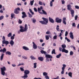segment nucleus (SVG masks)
I'll return each instance as SVG.
<instances>
[{
    "label": "nucleus",
    "instance_id": "obj_1",
    "mask_svg": "<svg viewBox=\"0 0 79 79\" xmlns=\"http://www.w3.org/2000/svg\"><path fill=\"white\" fill-rule=\"evenodd\" d=\"M67 6L68 10L70 11V14H71L72 15V17L73 18V17H74V10H72V8H71V5L68 4Z\"/></svg>",
    "mask_w": 79,
    "mask_h": 79
},
{
    "label": "nucleus",
    "instance_id": "obj_2",
    "mask_svg": "<svg viewBox=\"0 0 79 79\" xmlns=\"http://www.w3.org/2000/svg\"><path fill=\"white\" fill-rule=\"evenodd\" d=\"M20 31L21 32H27V29H28V27L27 26V25L26 24L25 25V27H22V26H21L20 27Z\"/></svg>",
    "mask_w": 79,
    "mask_h": 79
},
{
    "label": "nucleus",
    "instance_id": "obj_3",
    "mask_svg": "<svg viewBox=\"0 0 79 79\" xmlns=\"http://www.w3.org/2000/svg\"><path fill=\"white\" fill-rule=\"evenodd\" d=\"M42 19L44 20L39 21V22L41 23L42 24H44L45 25H47L48 23V19L43 17Z\"/></svg>",
    "mask_w": 79,
    "mask_h": 79
},
{
    "label": "nucleus",
    "instance_id": "obj_4",
    "mask_svg": "<svg viewBox=\"0 0 79 79\" xmlns=\"http://www.w3.org/2000/svg\"><path fill=\"white\" fill-rule=\"evenodd\" d=\"M0 52H2V53H6V55H11V53L9 51H7L6 49L5 48H4L3 49H1L0 50Z\"/></svg>",
    "mask_w": 79,
    "mask_h": 79
},
{
    "label": "nucleus",
    "instance_id": "obj_5",
    "mask_svg": "<svg viewBox=\"0 0 79 79\" xmlns=\"http://www.w3.org/2000/svg\"><path fill=\"white\" fill-rule=\"evenodd\" d=\"M30 73V71L27 70H26L24 71V76L22 77L23 78H24V79H25V78H27L28 77L27 74H29V73Z\"/></svg>",
    "mask_w": 79,
    "mask_h": 79
},
{
    "label": "nucleus",
    "instance_id": "obj_6",
    "mask_svg": "<svg viewBox=\"0 0 79 79\" xmlns=\"http://www.w3.org/2000/svg\"><path fill=\"white\" fill-rule=\"evenodd\" d=\"M1 74L3 76H5V71H6V68L5 67H3L2 68H1Z\"/></svg>",
    "mask_w": 79,
    "mask_h": 79
},
{
    "label": "nucleus",
    "instance_id": "obj_7",
    "mask_svg": "<svg viewBox=\"0 0 79 79\" xmlns=\"http://www.w3.org/2000/svg\"><path fill=\"white\" fill-rule=\"evenodd\" d=\"M46 58V60L47 61H49V59L48 58H49L50 59H52V58H53V56H51L50 55H46L45 56Z\"/></svg>",
    "mask_w": 79,
    "mask_h": 79
},
{
    "label": "nucleus",
    "instance_id": "obj_8",
    "mask_svg": "<svg viewBox=\"0 0 79 79\" xmlns=\"http://www.w3.org/2000/svg\"><path fill=\"white\" fill-rule=\"evenodd\" d=\"M20 8L19 7H18L14 10V13L15 14H19V11H20Z\"/></svg>",
    "mask_w": 79,
    "mask_h": 79
},
{
    "label": "nucleus",
    "instance_id": "obj_9",
    "mask_svg": "<svg viewBox=\"0 0 79 79\" xmlns=\"http://www.w3.org/2000/svg\"><path fill=\"white\" fill-rule=\"evenodd\" d=\"M61 21H62L61 19H60L58 17L56 18V22L57 23H61Z\"/></svg>",
    "mask_w": 79,
    "mask_h": 79
},
{
    "label": "nucleus",
    "instance_id": "obj_10",
    "mask_svg": "<svg viewBox=\"0 0 79 79\" xmlns=\"http://www.w3.org/2000/svg\"><path fill=\"white\" fill-rule=\"evenodd\" d=\"M22 14L23 15L22 17V18H26L27 17V15L26 14L25 12H23L22 13Z\"/></svg>",
    "mask_w": 79,
    "mask_h": 79
},
{
    "label": "nucleus",
    "instance_id": "obj_11",
    "mask_svg": "<svg viewBox=\"0 0 79 79\" xmlns=\"http://www.w3.org/2000/svg\"><path fill=\"white\" fill-rule=\"evenodd\" d=\"M69 36L70 38L72 39H74V35H73V32H70L69 33Z\"/></svg>",
    "mask_w": 79,
    "mask_h": 79
},
{
    "label": "nucleus",
    "instance_id": "obj_12",
    "mask_svg": "<svg viewBox=\"0 0 79 79\" xmlns=\"http://www.w3.org/2000/svg\"><path fill=\"white\" fill-rule=\"evenodd\" d=\"M2 44H6V46L7 45H8V44H9V42L7 41H4L3 40L2 41Z\"/></svg>",
    "mask_w": 79,
    "mask_h": 79
},
{
    "label": "nucleus",
    "instance_id": "obj_13",
    "mask_svg": "<svg viewBox=\"0 0 79 79\" xmlns=\"http://www.w3.org/2000/svg\"><path fill=\"white\" fill-rule=\"evenodd\" d=\"M49 20L50 22H51L52 23H55V21L52 18H51L50 17H49Z\"/></svg>",
    "mask_w": 79,
    "mask_h": 79
},
{
    "label": "nucleus",
    "instance_id": "obj_14",
    "mask_svg": "<svg viewBox=\"0 0 79 79\" xmlns=\"http://www.w3.org/2000/svg\"><path fill=\"white\" fill-rule=\"evenodd\" d=\"M32 44H33V47L34 49H37V45H36L34 43V42H33Z\"/></svg>",
    "mask_w": 79,
    "mask_h": 79
},
{
    "label": "nucleus",
    "instance_id": "obj_15",
    "mask_svg": "<svg viewBox=\"0 0 79 79\" xmlns=\"http://www.w3.org/2000/svg\"><path fill=\"white\" fill-rule=\"evenodd\" d=\"M42 11L43 12H41L40 13L41 15H47V13L44 10H42Z\"/></svg>",
    "mask_w": 79,
    "mask_h": 79
},
{
    "label": "nucleus",
    "instance_id": "obj_16",
    "mask_svg": "<svg viewBox=\"0 0 79 79\" xmlns=\"http://www.w3.org/2000/svg\"><path fill=\"white\" fill-rule=\"evenodd\" d=\"M62 52H64L65 53H68V50H66L65 48H63L62 50Z\"/></svg>",
    "mask_w": 79,
    "mask_h": 79
},
{
    "label": "nucleus",
    "instance_id": "obj_17",
    "mask_svg": "<svg viewBox=\"0 0 79 79\" xmlns=\"http://www.w3.org/2000/svg\"><path fill=\"white\" fill-rule=\"evenodd\" d=\"M40 52L41 53H42V54H44L45 55V56H46V55H48V54H46L47 52H45V51L43 50H41L40 51Z\"/></svg>",
    "mask_w": 79,
    "mask_h": 79
},
{
    "label": "nucleus",
    "instance_id": "obj_18",
    "mask_svg": "<svg viewBox=\"0 0 79 79\" xmlns=\"http://www.w3.org/2000/svg\"><path fill=\"white\" fill-rule=\"evenodd\" d=\"M38 59L41 61H44V57H39L38 58Z\"/></svg>",
    "mask_w": 79,
    "mask_h": 79
},
{
    "label": "nucleus",
    "instance_id": "obj_19",
    "mask_svg": "<svg viewBox=\"0 0 79 79\" xmlns=\"http://www.w3.org/2000/svg\"><path fill=\"white\" fill-rule=\"evenodd\" d=\"M23 48L24 49V50H25L26 51L29 50V49L26 46H23Z\"/></svg>",
    "mask_w": 79,
    "mask_h": 79
},
{
    "label": "nucleus",
    "instance_id": "obj_20",
    "mask_svg": "<svg viewBox=\"0 0 79 79\" xmlns=\"http://www.w3.org/2000/svg\"><path fill=\"white\" fill-rule=\"evenodd\" d=\"M10 44L11 45V46L13 47V45H14V41H13V40H11L10 42Z\"/></svg>",
    "mask_w": 79,
    "mask_h": 79
},
{
    "label": "nucleus",
    "instance_id": "obj_21",
    "mask_svg": "<svg viewBox=\"0 0 79 79\" xmlns=\"http://www.w3.org/2000/svg\"><path fill=\"white\" fill-rule=\"evenodd\" d=\"M3 56H4V54L2 53V55L1 56V58H0L1 61H2V60H3Z\"/></svg>",
    "mask_w": 79,
    "mask_h": 79
},
{
    "label": "nucleus",
    "instance_id": "obj_22",
    "mask_svg": "<svg viewBox=\"0 0 79 79\" xmlns=\"http://www.w3.org/2000/svg\"><path fill=\"white\" fill-rule=\"evenodd\" d=\"M61 56V54L60 53L58 55L56 56V58H60V57Z\"/></svg>",
    "mask_w": 79,
    "mask_h": 79
},
{
    "label": "nucleus",
    "instance_id": "obj_23",
    "mask_svg": "<svg viewBox=\"0 0 79 79\" xmlns=\"http://www.w3.org/2000/svg\"><path fill=\"white\" fill-rule=\"evenodd\" d=\"M14 16H15V15L14 13H12L11 15V18H14Z\"/></svg>",
    "mask_w": 79,
    "mask_h": 79
},
{
    "label": "nucleus",
    "instance_id": "obj_24",
    "mask_svg": "<svg viewBox=\"0 0 79 79\" xmlns=\"http://www.w3.org/2000/svg\"><path fill=\"white\" fill-rule=\"evenodd\" d=\"M29 11L30 13H31V15H33L34 14V12H32V10H31V9H29Z\"/></svg>",
    "mask_w": 79,
    "mask_h": 79
},
{
    "label": "nucleus",
    "instance_id": "obj_25",
    "mask_svg": "<svg viewBox=\"0 0 79 79\" xmlns=\"http://www.w3.org/2000/svg\"><path fill=\"white\" fill-rule=\"evenodd\" d=\"M31 20L33 23H35L36 22V20L34 18L32 19Z\"/></svg>",
    "mask_w": 79,
    "mask_h": 79
},
{
    "label": "nucleus",
    "instance_id": "obj_26",
    "mask_svg": "<svg viewBox=\"0 0 79 79\" xmlns=\"http://www.w3.org/2000/svg\"><path fill=\"white\" fill-rule=\"evenodd\" d=\"M52 54H56V53H55V49H54L52 50Z\"/></svg>",
    "mask_w": 79,
    "mask_h": 79
},
{
    "label": "nucleus",
    "instance_id": "obj_27",
    "mask_svg": "<svg viewBox=\"0 0 79 79\" xmlns=\"http://www.w3.org/2000/svg\"><path fill=\"white\" fill-rule=\"evenodd\" d=\"M34 0H33L32 1H30V5L31 6H32V5H33V4H34Z\"/></svg>",
    "mask_w": 79,
    "mask_h": 79
},
{
    "label": "nucleus",
    "instance_id": "obj_28",
    "mask_svg": "<svg viewBox=\"0 0 79 79\" xmlns=\"http://www.w3.org/2000/svg\"><path fill=\"white\" fill-rule=\"evenodd\" d=\"M30 58H31V60H35V59H36V58H35V57H34L33 56H30Z\"/></svg>",
    "mask_w": 79,
    "mask_h": 79
},
{
    "label": "nucleus",
    "instance_id": "obj_29",
    "mask_svg": "<svg viewBox=\"0 0 79 79\" xmlns=\"http://www.w3.org/2000/svg\"><path fill=\"white\" fill-rule=\"evenodd\" d=\"M65 40H66L67 41H68V42H71V40H70L67 37H65Z\"/></svg>",
    "mask_w": 79,
    "mask_h": 79
},
{
    "label": "nucleus",
    "instance_id": "obj_30",
    "mask_svg": "<svg viewBox=\"0 0 79 79\" xmlns=\"http://www.w3.org/2000/svg\"><path fill=\"white\" fill-rule=\"evenodd\" d=\"M28 15L29 17V18H32V15L29 12H28Z\"/></svg>",
    "mask_w": 79,
    "mask_h": 79
},
{
    "label": "nucleus",
    "instance_id": "obj_31",
    "mask_svg": "<svg viewBox=\"0 0 79 79\" xmlns=\"http://www.w3.org/2000/svg\"><path fill=\"white\" fill-rule=\"evenodd\" d=\"M42 9H41L40 8L38 7V11L39 12V13H40H40H42V12H40V11H41V10Z\"/></svg>",
    "mask_w": 79,
    "mask_h": 79
},
{
    "label": "nucleus",
    "instance_id": "obj_32",
    "mask_svg": "<svg viewBox=\"0 0 79 79\" xmlns=\"http://www.w3.org/2000/svg\"><path fill=\"white\" fill-rule=\"evenodd\" d=\"M34 68H37V63H35L34 64Z\"/></svg>",
    "mask_w": 79,
    "mask_h": 79
},
{
    "label": "nucleus",
    "instance_id": "obj_33",
    "mask_svg": "<svg viewBox=\"0 0 79 79\" xmlns=\"http://www.w3.org/2000/svg\"><path fill=\"white\" fill-rule=\"evenodd\" d=\"M69 76L71 77H72V73L69 72L68 73Z\"/></svg>",
    "mask_w": 79,
    "mask_h": 79
},
{
    "label": "nucleus",
    "instance_id": "obj_34",
    "mask_svg": "<svg viewBox=\"0 0 79 79\" xmlns=\"http://www.w3.org/2000/svg\"><path fill=\"white\" fill-rule=\"evenodd\" d=\"M43 76H46L47 75H48V73L46 72H44L43 73Z\"/></svg>",
    "mask_w": 79,
    "mask_h": 79
},
{
    "label": "nucleus",
    "instance_id": "obj_35",
    "mask_svg": "<svg viewBox=\"0 0 79 79\" xmlns=\"http://www.w3.org/2000/svg\"><path fill=\"white\" fill-rule=\"evenodd\" d=\"M62 47L63 48H66V46L65 45V44H62L61 45Z\"/></svg>",
    "mask_w": 79,
    "mask_h": 79
},
{
    "label": "nucleus",
    "instance_id": "obj_36",
    "mask_svg": "<svg viewBox=\"0 0 79 79\" xmlns=\"http://www.w3.org/2000/svg\"><path fill=\"white\" fill-rule=\"evenodd\" d=\"M11 35H12V34L11 33H10L8 35V37H11Z\"/></svg>",
    "mask_w": 79,
    "mask_h": 79
},
{
    "label": "nucleus",
    "instance_id": "obj_37",
    "mask_svg": "<svg viewBox=\"0 0 79 79\" xmlns=\"http://www.w3.org/2000/svg\"><path fill=\"white\" fill-rule=\"evenodd\" d=\"M59 25H57L56 27V29L57 31H59V29H60V28H59Z\"/></svg>",
    "mask_w": 79,
    "mask_h": 79
},
{
    "label": "nucleus",
    "instance_id": "obj_38",
    "mask_svg": "<svg viewBox=\"0 0 79 79\" xmlns=\"http://www.w3.org/2000/svg\"><path fill=\"white\" fill-rule=\"evenodd\" d=\"M24 68H23L22 67L20 68V69L21 71H24Z\"/></svg>",
    "mask_w": 79,
    "mask_h": 79
},
{
    "label": "nucleus",
    "instance_id": "obj_39",
    "mask_svg": "<svg viewBox=\"0 0 79 79\" xmlns=\"http://www.w3.org/2000/svg\"><path fill=\"white\" fill-rule=\"evenodd\" d=\"M57 38V36L56 35L54 36L53 37V39H54L55 40V39H56Z\"/></svg>",
    "mask_w": 79,
    "mask_h": 79
},
{
    "label": "nucleus",
    "instance_id": "obj_40",
    "mask_svg": "<svg viewBox=\"0 0 79 79\" xmlns=\"http://www.w3.org/2000/svg\"><path fill=\"white\" fill-rule=\"evenodd\" d=\"M46 34H51V32L49 31H47V32L46 33Z\"/></svg>",
    "mask_w": 79,
    "mask_h": 79
},
{
    "label": "nucleus",
    "instance_id": "obj_41",
    "mask_svg": "<svg viewBox=\"0 0 79 79\" xmlns=\"http://www.w3.org/2000/svg\"><path fill=\"white\" fill-rule=\"evenodd\" d=\"M4 16L3 15L0 17V20H2V19H3Z\"/></svg>",
    "mask_w": 79,
    "mask_h": 79
},
{
    "label": "nucleus",
    "instance_id": "obj_42",
    "mask_svg": "<svg viewBox=\"0 0 79 79\" xmlns=\"http://www.w3.org/2000/svg\"><path fill=\"white\" fill-rule=\"evenodd\" d=\"M73 52L72 51H71L70 52V55L72 56L73 55Z\"/></svg>",
    "mask_w": 79,
    "mask_h": 79
},
{
    "label": "nucleus",
    "instance_id": "obj_43",
    "mask_svg": "<svg viewBox=\"0 0 79 79\" xmlns=\"http://www.w3.org/2000/svg\"><path fill=\"white\" fill-rule=\"evenodd\" d=\"M46 39L48 40L49 39V37L48 35L46 36Z\"/></svg>",
    "mask_w": 79,
    "mask_h": 79
},
{
    "label": "nucleus",
    "instance_id": "obj_44",
    "mask_svg": "<svg viewBox=\"0 0 79 79\" xmlns=\"http://www.w3.org/2000/svg\"><path fill=\"white\" fill-rule=\"evenodd\" d=\"M78 18V16L77 15H76L75 17V19L76 21L77 19V18Z\"/></svg>",
    "mask_w": 79,
    "mask_h": 79
},
{
    "label": "nucleus",
    "instance_id": "obj_45",
    "mask_svg": "<svg viewBox=\"0 0 79 79\" xmlns=\"http://www.w3.org/2000/svg\"><path fill=\"white\" fill-rule=\"evenodd\" d=\"M50 6H53V2L52 1H50Z\"/></svg>",
    "mask_w": 79,
    "mask_h": 79
},
{
    "label": "nucleus",
    "instance_id": "obj_46",
    "mask_svg": "<svg viewBox=\"0 0 79 79\" xmlns=\"http://www.w3.org/2000/svg\"><path fill=\"white\" fill-rule=\"evenodd\" d=\"M45 78L46 79H49L50 78H49V77L48 75H46V76H45Z\"/></svg>",
    "mask_w": 79,
    "mask_h": 79
},
{
    "label": "nucleus",
    "instance_id": "obj_47",
    "mask_svg": "<svg viewBox=\"0 0 79 79\" xmlns=\"http://www.w3.org/2000/svg\"><path fill=\"white\" fill-rule=\"evenodd\" d=\"M68 31H65V36H67V35H68Z\"/></svg>",
    "mask_w": 79,
    "mask_h": 79
},
{
    "label": "nucleus",
    "instance_id": "obj_48",
    "mask_svg": "<svg viewBox=\"0 0 79 79\" xmlns=\"http://www.w3.org/2000/svg\"><path fill=\"white\" fill-rule=\"evenodd\" d=\"M39 5H42V2L40 1L39 2Z\"/></svg>",
    "mask_w": 79,
    "mask_h": 79
},
{
    "label": "nucleus",
    "instance_id": "obj_49",
    "mask_svg": "<svg viewBox=\"0 0 79 79\" xmlns=\"http://www.w3.org/2000/svg\"><path fill=\"white\" fill-rule=\"evenodd\" d=\"M22 57L23 58H24V59H25V60L27 59V57H26L25 56H23Z\"/></svg>",
    "mask_w": 79,
    "mask_h": 79
},
{
    "label": "nucleus",
    "instance_id": "obj_50",
    "mask_svg": "<svg viewBox=\"0 0 79 79\" xmlns=\"http://www.w3.org/2000/svg\"><path fill=\"white\" fill-rule=\"evenodd\" d=\"M75 8H76V9H79V6H76Z\"/></svg>",
    "mask_w": 79,
    "mask_h": 79
},
{
    "label": "nucleus",
    "instance_id": "obj_51",
    "mask_svg": "<svg viewBox=\"0 0 79 79\" xmlns=\"http://www.w3.org/2000/svg\"><path fill=\"white\" fill-rule=\"evenodd\" d=\"M72 26L73 27H76V25L75 24V23H74L72 24Z\"/></svg>",
    "mask_w": 79,
    "mask_h": 79
},
{
    "label": "nucleus",
    "instance_id": "obj_52",
    "mask_svg": "<svg viewBox=\"0 0 79 79\" xmlns=\"http://www.w3.org/2000/svg\"><path fill=\"white\" fill-rule=\"evenodd\" d=\"M19 24H21L22 23V21H21V20L19 19Z\"/></svg>",
    "mask_w": 79,
    "mask_h": 79
},
{
    "label": "nucleus",
    "instance_id": "obj_53",
    "mask_svg": "<svg viewBox=\"0 0 79 79\" xmlns=\"http://www.w3.org/2000/svg\"><path fill=\"white\" fill-rule=\"evenodd\" d=\"M21 65H24V64H19L18 65V66H21Z\"/></svg>",
    "mask_w": 79,
    "mask_h": 79
},
{
    "label": "nucleus",
    "instance_id": "obj_54",
    "mask_svg": "<svg viewBox=\"0 0 79 79\" xmlns=\"http://www.w3.org/2000/svg\"><path fill=\"white\" fill-rule=\"evenodd\" d=\"M34 9L35 11V12H37V9H36V8H34Z\"/></svg>",
    "mask_w": 79,
    "mask_h": 79
},
{
    "label": "nucleus",
    "instance_id": "obj_55",
    "mask_svg": "<svg viewBox=\"0 0 79 79\" xmlns=\"http://www.w3.org/2000/svg\"><path fill=\"white\" fill-rule=\"evenodd\" d=\"M61 2L62 4H64V3H65V2L64 0L61 1Z\"/></svg>",
    "mask_w": 79,
    "mask_h": 79
},
{
    "label": "nucleus",
    "instance_id": "obj_56",
    "mask_svg": "<svg viewBox=\"0 0 79 79\" xmlns=\"http://www.w3.org/2000/svg\"><path fill=\"white\" fill-rule=\"evenodd\" d=\"M10 39H11V40H13V39H15V37L12 36L11 37Z\"/></svg>",
    "mask_w": 79,
    "mask_h": 79
},
{
    "label": "nucleus",
    "instance_id": "obj_57",
    "mask_svg": "<svg viewBox=\"0 0 79 79\" xmlns=\"http://www.w3.org/2000/svg\"><path fill=\"white\" fill-rule=\"evenodd\" d=\"M63 23H64V24H66V22L65 21H63Z\"/></svg>",
    "mask_w": 79,
    "mask_h": 79
},
{
    "label": "nucleus",
    "instance_id": "obj_58",
    "mask_svg": "<svg viewBox=\"0 0 79 79\" xmlns=\"http://www.w3.org/2000/svg\"><path fill=\"white\" fill-rule=\"evenodd\" d=\"M2 40H4V41H5V36H3Z\"/></svg>",
    "mask_w": 79,
    "mask_h": 79
},
{
    "label": "nucleus",
    "instance_id": "obj_59",
    "mask_svg": "<svg viewBox=\"0 0 79 79\" xmlns=\"http://www.w3.org/2000/svg\"><path fill=\"white\" fill-rule=\"evenodd\" d=\"M64 69H65V67H62V71H64Z\"/></svg>",
    "mask_w": 79,
    "mask_h": 79
},
{
    "label": "nucleus",
    "instance_id": "obj_60",
    "mask_svg": "<svg viewBox=\"0 0 79 79\" xmlns=\"http://www.w3.org/2000/svg\"><path fill=\"white\" fill-rule=\"evenodd\" d=\"M61 74H64V70H62L61 72Z\"/></svg>",
    "mask_w": 79,
    "mask_h": 79
},
{
    "label": "nucleus",
    "instance_id": "obj_61",
    "mask_svg": "<svg viewBox=\"0 0 79 79\" xmlns=\"http://www.w3.org/2000/svg\"><path fill=\"white\" fill-rule=\"evenodd\" d=\"M63 21H66V18L64 17L63 18Z\"/></svg>",
    "mask_w": 79,
    "mask_h": 79
},
{
    "label": "nucleus",
    "instance_id": "obj_62",
    "mask_svg": "<svg viewBox=\"0 0 79 79\" xmlns=\"http://www.w3.org/2000/svg\"><path fill=\"white\" fill-rule=\"evenodd\" d=\"M62 50V48H61V47H60L59 48V51H60V52H61Z\"/></svg>",
    "mask_w": 79,
    "mask_h": 79
},
{
    "label": "nucleus",
    "instance_id": "obj_63",
    "mask_svg": "<svg viewBox=\"0 0 79 79\" xmlns=\"http://www.w3.org/2000/svg\"><path fill=\"white\" fill-rule=\"evenodd\" d=\"M63 66L64 68H65V67L66 66V65L65 64H63Z\"/></svg>",
    "mask_w": 79,
    "mask_h": 79
},
{
    "label": "nucleus",
    "instance_id": "obj_64",
    "mask_svg": "<svg viewBox=\"0 0 79 79\" xmlns=\"http://www.w3.org/2000/svg\"><path fill=\"white\" fill-rule=\"evenodd\" d=\"M12 66H13V67H15V66H16V65H15V64H12Z\"/></svg>",
    "mask_w": 79,
    "mask_h": 79
}]
</instances>
